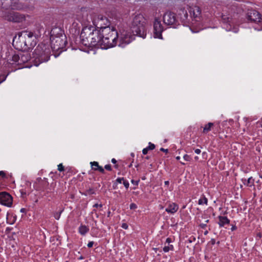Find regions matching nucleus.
<instances>
[{"label":"nucleus","instance_id":"nucleus-1","mask_svg":"<svg viewBox=\"0 0 262 262\" xmlns=\"http://www.w3.org/2000/svg\"><path fill=\"white\" fill-rule=\"evenodd\" d=\"M145 19L142 15L139 14L135 15L130 26V31L133 34L128 30L123 28L119 29L118 31L117 40V42H118V46L121 48L125 47L135 39V35L143 38H145Z\"/></svg>","mask_w":262,"mask_h":262},{"label":"nucleus","instance_id":"nucleus-2","mask_svg":"<svg viewBox=\"0 0 262 262\" xmlns=\"http://www.w3.org/2000/svg\"><path fill=\"white\" fill-rule=\"evenodd\" d=\"M100 30L93 27H85L80 34V38L83 45L87 47H100L101 48V38Z\"/></svg>","mask_w":262,"mask_h":262},{"label":"nucleus","instance_id":"nucleus-3","mask_svg":"<svg viewBox=\"0 0 262 262\" xmlns=\"http://www.w3.org/2000/svg\"><path fill=\"white\" fill-rule=\"evenodd\" d=\"M36 37L33 33L24 31L18 34V37L13 39V45L19 50H28L36 45Z\"/></svg>","mask_w":262,"mask_h":262},{"label":"nucleus","instance_id":"nucleus-4","mask_svg":"<svg viewBox=\"0 0 262 262\" xmlns=\"http://www.w3.org/2000/svg\"><path fill=\"white\" fill-rule=\"evenodd\" d=\"M101 38L102 49H106L113 47L117 44L118 31L113 27H108L100 30Z\"/></svg>","mask_w":262,"mask_h":262},{"label":"nucleus","instance_id":"nucleus-5","mask_svg":"<svg viewBox=\"0 0 262 262\" xmlns=\"http://www.w3.org/2000/svg\"><path fill=\"white\" fill-rule=\"evenodd\" d=\"M51 48L53 51L63 50L67 44L66 36L61 28L55 27L50 32Z\"/></svg>","mask_w":262,"mask_h":262},{"label":"nucleus","instance_id":"nucleus-6","mask_svg":"<svg viewBox=\"0 0 262 262\" xmlns=\"http://www.w3.org/2000/svg\"><path fill=\"white\" fill-rule=\"evenodd\" d=\"M51 51L49 46L43 43L39 44L33 53L35 66H38L40 63L48 61L50 59Z\"/></svg>","mask_w":262,"mask_h":262},{"label":"nucleus","instance_id":"nucleus-7","mask_svg":"<svg viewBox=\"0 0 262 262\" xmlns=\"http://www.w3.org/2000/svg\"><path fill=\"white\" fill-rule=\"evenodd\" d=\"M93 23L96 27L99 28V30L111 27L110 22L107 18L101 15L96 16L93 19Z\"/></svg>","mask_w":262,"mask_h":262},{"label":"nucleus","instance_id":"nucleus-8","mask_svg":"<svg viewBox=\"0 0 262 262\" xmlns=\"http://www.w3.org/2000/svg\"><path fill=\"white\" fill-rule=\"evenodd\" d=\"M3 17L6 20L16 23L23 22L25 20L24 15L14 12L6 13Z\"/></svg>","mask_w":262,"mask_h":262},{"label":"nucleus","instance_id":"nucleus-9","mask_svg":"<svg viewBox=\"0 0 262 262\" xmlns=\"http://www.w3.org/2000/svg\"><path fill=\"white\" fill-rule=\"evenodd\" d=\"M164 28L161 24V21L158 18H156L154 23V37L162 39V33Z\"/></svg>","mask_w":262,"mask_h":262},{"label":"nucleus","instance_id":"nucleus-10","mask_svg":"<svg viewBox=\"0 0 262 262\" xmlns=\"http://www.w3.org/2000/svg\"><path fill=\"white\" fill-rule=\"evenodd\" d=\"M189 11L193 20L200 21L202 18L201 8L196 6L189 7Z\"/></svg>","mask_w":262,"mask_h":262},{"label":"nucleus","instance_id":"nucleus-11","mask_svg":"<svg viewBox=\"0 0 262 262\" xmlns=\"http://www.w3.org/2000/svg\"><path fill=\"white\" fill-rule=\"evenodd\" d=\"M247 18L250 21L255 23L262 21V16L258 12L254 10L248 11L247 13Z\"/></svg>","mask_w":262,"mask_h":262},{"label":"nucleus","instance_id":"nucleus-12","mask_svg":"<svg viewBox=\"0 0 262 262\" xmlns=\"http://www.w3.org/2000/svg\"><path fill=\"white\" fill-rule=\"evenodd\" d=\"M164 23L167 26H172L177 22L176 16L174 13L171 12H166L163 17Z\"/></svg>","mask_w":262,"mask_h":262},{"label":"nucleus","instance_id":"nucleus-13","mask_svg":"<svg viewBox=\"0 0 262 262\" xmlns=\"http://www.w3.org/2000/svg\"><path fill=\"white\" fill-rule=\"evenodd\" d=\"M0 203L6 206L10 207L12 204V198L6 192H1Z\"/></svg>","mask_w":262,"mask_h":262},{"label":"nucleus","instance_id":"nucleus-14","mask_svg":"<svg viewBox=\"0 0 262 262\" xmlns=\"http://www.w3.org/2000/svg\"><path fill=\"white\" fill-rule=\"evenodd\" d=\"M77 19L82 24L85 25L89 21L88 13L86 11L81 10L77 15Z\"/></svg>","mask_w":262,"mask_h":262},{"label":"nucleus","instance_id":"nucleus-15","mask_svg":"<svg viewBox=\"0 0 262 262\" xmlns=\"http://www.w3.org/2000/svg\"><path fill=\"white\" fill-rule=\"evenodd\" d=\"M222 20L224 23L226 25V29L227 31H231V26L234 24L233 20L225 15H222Z\"/></svg>","mask_w":262,"mask_h":262},{"label":"nucleus","instance_id":"nucleus-16","mask_svg":"<svg viewBox=\"0 0 262 262\" xmlns=\"http://www.w3.org/2000/svg\"><path fill=\"white\" fill-rule=\"evenodd\" d=\"M179 209V206L174 203H170L168 204L167 207L165 209V211L171 214H174Z\"/></svg>","mask_w":262,"mask_h":262},{"label":"nucleus","instance_id":"nucleus-17","mask_svg":"<svg viewBox=\"0 0 262 262\" xmlns=\"http://www.w3.org/2000/svg\"><path fill=\"white\" fill-rule=\"evenodd\" d=\"M20 61L19 64H21L29 61L30 59V55L28 53L21 54L20 55Z\"/></svg>","mask_w":262,"mask_h":262},{"label":"nucleus","instance_id":"nucleus-18","mask_svg":"<svg viewBox=\"0 0 262 262\" xmlns=\"http://www.w3.org/2000/svg\"><path fill=\"white\" fill-rule=\"evenodd\" d=\"M219 224L220 227H223L230 223V220L226 216H219Z\"/></svg>","mask_w":262,"mask_h":262},{"label":"nucleus","instance_id":"nucleus-19","mask_svg":"<svg viewBox=\"0 0 262 262\" xmlns=\"http://www.w3.org/2000/svg\"><path fill=\"white\" fill-rule=\"evenodd\" d=\"M90 164L93 169L95 170H99L102 173L104 172V169L101 166L99 165V164L97 162H91Z\"/></svg>","mask_w":262,"mask_h":262},{"label":"nucleus","instance_id":"nucleus-20","mask_svg":"<svg viewBox=\"0 0 262 262\" xmlns=\"http://www.w3.org/2000/svg\"><path fill=\"white\" fill-rule=\"evenodd\" d=\"M78 231L81 235H84L89 231V228L85 225H81L78 228Z\"/></svg>","mask_w":262,"mask_h":262},{"label":"nucleus","instance_id":"nucleus-21","mask_svg":"<svg viewBox=\"0 0 262 262\" xmlns=\"http://www.w3.org/2000/svg\"><path fill=\"white\" fill-rule=\"evenodd\" d=\"M242 181L244 184L247 186L251 187L254 185V180L252 177L248 178L247 180L242 179Z\"/></svg>","mask_w":262,"mask_h":262},{"label":"nucleus","instance_id":"nucleus-22","mask_svg":"<svg viewBox=\"0 0 262 262\" xmlns=\"http://www.w3.org/2000/svg\"><path fill=\"white\" fill-rule=\"evenodd\" d=\"M13 9L22 10L25 8L24 6L20 3H14L11 5Z\"/></svg>","mask_w":262,"mask_h":262},{"label":"nucleus","instance_id":"nucleus-23","mask_svg":"<svg viewBox=\"0 0 262 262\" xmlns=\"http://www.w3.org/2000/svg\"><path fill=\"white\" fill-rule=\"evenodd\" d=\"M11 61H12V64L15 63L18 65H20L19 64V61H20V56L18 55L15 54L13 55L11 57Z\"/></svg>","mask_w":262,"mask_h":262},{"label":"nucleus","instance_id":"nucleus-24","mask_svg":"<svg viewBox=\"0 0 262 262\" xmlns=\"http://www.w3.org/2000/svg\"><path fill=\"white\" fill-rule=\"evenodd\" d=\"M207 203H208V200L204 196H203L202 198H201L199 200V201H198V204L199 205H204V204H205V205H207Z\"/></svg>","mask_w":262,"mask_h":262},{"label":"nucleus","instance_id":"nucleus-25","mask_svg":"<svg viewBox=\"0 0 262 262\" xmlns=\"http://www.w3.org/2000/svg\"><path fill=\"white\" fill-rule=\"evenodd\" d=\"M213 125V124L212 123H208L207 125H205V126L204 127L203 129V133H206L210 131L211 130V127Z\"/></svg>","mask_w":262,"mask_h":262},{"label":"nucleus","instance_id":"nucleus-26","mask_svg":"<svg viewBox=\"0 0 262 262\" xmlns=\"http://www.w3.org/2000/svg\"><path fill=\"white\" fill-rule=\"evenodd\" d=\"M173 247L172 245H169L168 246H165L163 248V251L165 252H168L169 250H173Z\"/></svg>","mask_w":262,"mask_h":262},{"label":"nucleus","instance_id":"nucleus-27","mask_svg":"<svg viewBox=\"0 0 262 262\" xmlns=\"http://www.w3.org/2000/svg\"><path fill=\"white\" fill-rule=\"evenodd\" d=\"M61 211L59 212H56L54 214V217H55V219H56V220L59 219L60 214H61Z\"/></svg>","mask_w":262,"mask_h":262},{"label":"nucleus","instance_id":"nucleus-28","mask_svg":"<svg viewBox=\"0 0 262 262\" xmlns=\"http://www.w3.org/2000/svg\"><path fill=\"white\" fill-rule=\"evenodd\" d=\"M149 150H152L155 148V146L154 144L149 142L148 146L147 147Z\"/></svg>","mask_w":262,"mask_h":262},{"label":"nucleus","instance_id":"nucleus-29","mask_svg":"<svg viewBox=\"0 0 262 262\" xmlns=\"http://www.w3.org/2000/svg\"><path fill=\"white\" fill-rule=\"evenodd\" d=\"M7 76V75H2L0 76V84L6 80Z\"/></svg>","mask_w":262,"mask_h":262},{"label":"nucleus","instance_id":"nucleus-30","mask_svg":"<svg viewBox=\"0 0 262 262\" xmlns=\"http://www.w3.org/2000/svg\"><path fill=\"white\" fill-rule=\"evenodd\" d=\"M183 159H184V160H185L186 161H190L191 159V157L190 156L188 155H185L184 156H183Z\"/></svg>","mask_w":262,"mask_h":262},{"label":"nucleus","instance_id":"nucleus-31","mask_svg":"<svg viewBox=\"0 0 262 262\" xmlns=\"http://www.w3.org/2000/svg\"><path fill=\"white\" fill-rule=\"evenodd\" d=\"M123 184L126 189H127L129 187V183L126 180H124V181L123 182Z\"/></svg>","mask_w":262,"mask_h":262},{"label":"nucleus","instance_id":"nucleus-32","mask_svg":"<svg viewBox=\"0 0 262 262\" xmlns=\"http://www.w3.org/2000/svg\"><path fill=\"white\" fill-rule=\"evenodd\" d=\"M58 170L59 171H62L64 170V167L63 166L62 164H59L58 165Z\"/></svg>","mask_w":262,"mask_h":262},{"label":"nucleus","instance_id":"nucleus-33","mask_svg":"<svg viewBox=\"0 0 262 262\" xmlns=\"http://www.w3.org/2000/svg\"><path fill=\"white\" fill-rule=\"evenodd\" d=\"M181 11H182V13L184 14V18L186 19L188 17V14H187L186 11H185L184 9H183V10H181Z\"/></svg>","mask_w":262,"mask_h":262},{"label":"nucleus","instance_id":"nucleus-34","mask_svg":"<svg viewBox=\"0 0 262 262\" xmlns=\"http://www.w3.org/2000/svg\"><path fill=\"white\" fill-rule=\"evenodd\" d=\"M129 208L130 209H135L137 208V206L134 203H132L130 205Z\"/></svg>","mask_w":262,"mask_h":262},{"label":"nucleus","instance_id":"nucleus-35","mask_svg":"<svg viewBox=\"0 0 262 262\" xmlns=\"http://www.w3.org/2000/svg\"><path fill=\"white\" fill-rule=\"evenodd\" d=\"M123 178H118L116 180V182L118 183H121L124 181Z\"/></svg>","mask_w":262,"mask_h":262},{"label":"nucleus","instance_id":"nucleus-36","mask_svg":"<svg viewBox=\"0 0 262 262\" xmlns=\"http://www.w3.org/2000/svg\"><path fill=\"white\" fill-rule=\"evenodd\" d=\"M104 168L107 170H111L112 168H111V165L110 164H107V165H106L105 166H104Z\"/></svg>","mask_w":262,"mask_h":262},{"label":"nucleus","instance_id":"nucleus-37","mask_svg":"<svg viewBox=\"0 0 262 262\" xmlns=\"http://www.w3.org/2000/svg\"><path fill=\"white\" fill-rule=\"evenodd\" d=\"M148 150H149V149H147V147H146V148H144V149L142 150V153H143V154H144V155H146V154H147V152H148Z\"/></svg>","mask_w":262,"mask_h":262},{"label":"nucleus","instance_id":"nucleus-38","mask_svg":"<svg viewBox=\"0 0 262 262\" xmlns=\"http://www.w3.org/2000/svg\"><path fill=\"white\" fill-rule=\"evenodd\" d=\"M121 227L124 229H127L128 228V225L126 223H123Z\"/></svg>","mask_w":262,"mask_h":262},{"label":"nucleus","instance_id":"nucleus-39","mask_svg":"<svg viewBox=\"0 0 262 262\" xmlns=\"http://www.w3.org/2000/svg\"><path fill=\"white\" fill-rule=\"evenodd\" d=\"M131 182L133 184L137 186L138 185L139 181H135L134 180H132L131 181Z\"/></svg>","mask_w":262,"mask_h":262},{"label":"nucleus","instance_id":"nucleus-40","mask_svg":"<svg viewBox=\"0 0 262 262\" xmlns=\"http://www.w3.org/2000/svg\"><path fill=\"white\" fill-rule=\"evenodd\" d=\"M94 245V242H90L88 244V247L89 248H91L93 247Z\"/></svg>","mask_w":262,"mask_h":262},{"label":"nucleus","instance_id":"nucleus-41","mask_svg":"<svg viewBox=\"0 0 262 262\" xmlns=\"http://www.w3.org/2000/svg\"><path fill=\"white\" fill-rule=\"evenodd\" d=\"M200 226L202 228H205L206 227V223H201V224H200Z\"/></svg>","mask_w":262,"mask_h":262},{"label":"nucleus","instance_id":"nucleus-42","mask_svg":"<svg viewBox=\"0 0 262 262\" xmlns=\"http://www.w3.org/2000/svg\"><path fill=\"white\" fill-rule=\"evenodd\" d=\"M194 151L196 154H200L201 153V150L200 149H196Z\"/></svg>","mask_w":262,"mask_h":262},{"label":"nucleus","instance_id":"nucleus-43","mask_svg":"<svg viewBox=\"0 0 262 262\" xmlns=\"http://www.w3.org/2000/svg\"><path fill=\"white\" fill-rule=\"evenodd\" d=\"M93 207H102V205L101 204H95V205H94Z\"/></svg>","mask_w":262,"mask_h":262},{"label":"nucleus","instance_id":"nucleus-44","mask_svg":"<svg viewBox=\"0 0 262 262\" xmlns=\"http://www.w3.org/2000/svg\"><path fill=\"white\" fill-rule=\"evenodd\" d=\"M0 176H2V177H5V173H4V171H0Z\"/></svg>","mask_w":262,"mask_h":262},{"label":"nucleus","instance_id":"nucleus-45","mask_svg":"<svg viewBox=\"0 0 262 262\" xmlns=\"http://www.w3.org/2000/svg\"><path fill=\"white\" fill-rule=\"evenodd\" d=\"M166 242L167 243L169 244V243L171 242V239H170V238H167L166 239Z\"/></svg>","mask_w":262,"mask_h":262},{"label":"nucleus","instance_id":"nucleus-46","mask_svg":"<svg viewBox=\"0 0 262 262\" xmlns=\"http://www.w3.org/2000/svg\"><path fill=\"white\" fill-rule=\"evenodd\" d=\"M231 229L232 231H234L236 229V227L235 226H232Z\"/></svg>","mask_w":262,"mask_h":262},{"label":"nucleus","instance_id":"nucleus-47","mask_svg":"<svg viewBox=\"0 0 262 262\" xmlns=\"http://www.w3.org/2000/svg\"><path fill=\"white\" fill-rule=\"evenodd\" d=\"M160 150H161V151H166V152H167V151H168V149H164V148H161L160 149Z\"/></svg>","mask_w":262,"mask_h":262},{"label":"nucleus","instance_id":"nucleus-48","mask_svg":"<svg viewBox=\"0 0 262 262\" xmlns=\"http://www.w3.org/2000/svg\"><path fill=\"white\" fill-rule=\"evenodd\" d=\"M112 162L113 163L115 164L117 162V161H116V160L115 159L113 158V159H112Z\"/></svg>","mask_w":262,"mask_h":262},{"label":"nucleus","instance_id":"nucleus-49","mask_svg":"<svg viewBox=\"0 0 262 262\" xmlns=\"http://www.w3.org/2000/svg\"><path fill=\"white\" fill-rule=\"evenodd\" d=\"M190 29L191 30V31L192 33H197V32H199V30L194 31V30H192L191 29Z\"/></svg>","mask_w":262,"mask_h":262},{"label":"nucleus","instance_id":"nucleus-50","mask_svg":"<svg viewBox=\"0 0 262 262\" xmlns=\"http://www.w3.org/2000/svg\"><path fill=\"white\" fill-rule=\"evenodd\" d=\"M169 181H165V182H164V184L165 185H168L169 184Z\"/></svg>","mask_w":262,"mask_h":262},{"label":"nucleus","instance_id":"nucleus-51","mask_svg":"<svg viewBox=\"0 0 262 262\" xmlns=\"http://www.w3.org/2000/svg\"><path fill=\"white\" fill-rule=\"evenodd\" d=\"M194 159H195L196 161H197V160L199 159L198 157H197V156L195 157H194Z\"/></svg>","mask_w":262,"mask_h":262},{"label":"nucleus","instance_id":"nucleus-52","mask_svg":"<svg viewBox=\"0 0 262 262\" xmlns=\"http://www.w3.org/2000/svg\"><path fill=\"white\" fill-rule=\"evenodd\" d=\"M180 157L179 156H178L176 157L177 160H180Z\"/></svg>","mask_w":262,"mask_h":262},{"label":"nucleus","instance_id":"nucleus-53","mask_svg":"<svg viewBox=\"0 0 262 262\" xmlns=\"http://www.w3.org/2000/svg\"><path fill=\"white\" fill-rule=\"evenodd\" d=\"M208 222H209V220H206L205 221V223H206H206H208Z\"/></svg>","mask_w":262,"mask_h":262},{"label":"nucleus","instance_id":"nucleus-54","mask_svg":"<svg viewBox=\"0 0 262 262\" xmlns=\"http://www.w3.org/2000/svg\"><path fill=\"white\" fill-rule=\"evenodd\" d=\"M207 233H208V231H205V232H204V234L205 235L207 234Z\"/></svg>","mask_w":262,"mask_h":262},{"label":"nucleus","instance_id":"nucleus-55","mask_svg":"<svg viewBox=\"0 0 262 262\" xmlns=\"http://www.w3.org/2000/svg\"><path fill=\"white\" fill-rule=\"evenodd\" d=\"M24 210H25V209L22 208V209H21L20 211L23 212L24 211Z\"/></svg>","mask_w":262,"mask_h":262},{"label":"nucleus","instance_id":"nucleus-56","mask_svg":"<svg viewBox=\"0 0 262 262\" xmlns=\"http://www.w3.org/2000/svg\"><path fill=\"white\" fill-rule=\"evenodd\" d=\"M233 31H234V32H237V31L236 30H233Z\"/></svg>","mask_w":262,"mask_h":262},{"label":"nucleus","instance_id":"nucleus-57","mask_svg":"<svg viewBox=\"0 0 262 262\" xmlns=\"http://www.w3.org/2000/svg\"><path fill=\"white\" fill-rule=\"evenodd\" d=\"M260 178L262 179V174L260 176Z\"/></svg>","mask_w":262,"mask_h":262},{"label":"nucleus","instance_id":"nucleus-58","mask_svg":"<svg viewBox=\"0 0 262 262\" xmlns=\"http://www.w3.org/2000/svg\"><path fill=\"white\" fill-rule=\"evenodd\" d=\"M181 163L183 164V165H184L185 163H183V162H181Z\"/></svg>","mask_w":262,"mask_h":262},{"label":"nucleus","instance_id":"nucleus-59","mask_svg":"<svg viewBox=\"0 0 262 262\" xmlns=\"http://www.w3.org/2000/svg\"><path fill=\"white\" fill-rule=\"evenodd\" d=\"M260 126L262 127V123L261 124Z\"/></svg>","mask_w":262,"mask_h":262}]
</instances>
